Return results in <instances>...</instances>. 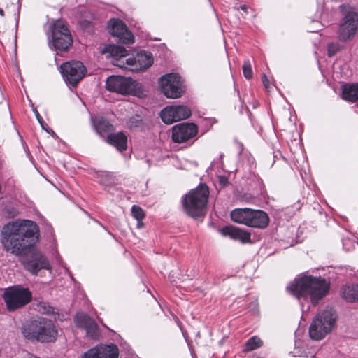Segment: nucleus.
Wrapping results in <instances>:
<instances>
[{
	"label": "nucleus",
	"mask_w": 358,
	"mask_h": 358,
	"mask_svg": "<svg viewBox=\"0 0 358 358\" xmlns=\"http://www.w3.org/2000/svg\"><path fill=\"white\" fill-rule=\"evenodd\" d=\"M287 290L301 303L302 310L304 309L303 301H310L314 306L324 297L329 290V282L320 277H313L306 274L297 276L291 282Z\"/></svg>",
	"instance_id": "nucleus-1"
},
{
	"label": "nucleus",
	"mask_w": 358,
	"mask_h": 358,
	"mask_svg": "<svg viewBox=\"0 0 358 358\" xmlns=\"http://www.w3.org/2000/svg\"><path fill=\"white\" fill-rule=\"evenodd\" d=\"M38 236V227L34 222L15 220L3 227L1 241L3 246H35Z\"/></svg>",
	"instance_id": "nucleus-2"
},
{
	"label": "nucleus",
	"mask_w": 358,
	"mask_h": 358,
	"mask_svg": "<svg viewBox=\"0 0 358 358\" xmlns=\"http://www.w3.org/2000/svg\"><path fill=\"white\" fill-rule=\"evenodd\" d=\"M11 253L19 257L24 268L34 275L41 270L52 271L51 264L45 255L36 248H10Z\"/></svg>",
	"instance_id": "nucleus-3"
},
{
	"label": "nucleus",
	"mask_w": 358,
	"mask_h": 358,
	"mask_svg": "<svg viewBox=\"0 0 358 358\" xmlns=\"http://www.w3.org/2000/svg\"><path fill=\"white\" fill-rule=\"evenodd\" d=\"M209 196L208 187L206 185H200L185 194L182 199V208L185 213L189 217L196 218L205 215Z\"/></svg>",
	"instance_id": "nucleus-4"
},
{
	"label": "nucleus",
	"mask_w": 358,
	"mask_h": 358,
	"mask_svg": "<svg viewBox=\"0 0 358 358\" xmlns=\"http://www.w3.org/2000/svg\"><path fill=\"white\" fill-rule=\"evenodd\" d=\"M336 318V311L331 308H327L320 312L309 327L310 338L315 341L324 338L332 330Z\"/></svg>",
	"instance_id": "nucleus-5"
},
{
	"label": "nucleus",
	"mask_w": 358,
	"mask_h": 358,
	"mask_svg": "<svg viewBox=\"0 0 358 358\" xmlns=\"http://www.w3.org/2000/svg\"><path fill=\"white\" fill-rule=\"evenodd\" d=\"M51 31L49 38V45L51 49L60 51L66 50L73 43L71 33L64 22L58 20L50 26Z\"/></svg>",
	"instance_id": "nucleus-6"
},
{
	"label": "nucleus",
	"mask_w": 358,
	"mask_h": 358,
	"mask_svg": "<svg viewBox=\"0 0 358 358\" xmlns=\"http://www.w3.org/2000/svg\"><path fill=\"white\" fill-rule=\"evenodd\" d=\"M3 298L9 311H14L22 308L32 299V294L28 288L14 286L6 289Z\"/></svg>",
	"instance_id": "nucleus-7"
},
{
	"label": "nucleus",
	"mask_w": 358,
	"mask_h": 358,
	"mask_svg": "<svg viewBox=\"0 0 358 358\" xmlns=\"http://www.w3.org/2000/svg\"><path fill=\"white\" fill-rule=\"evenodd\" d=\"M159 86L163 94L170 99L180 97L185 91L182 78L174 73L162 76L159 80Z\"/></svg>",
	"instance_id": "nucleus-8"
},
{
	"label": "nucleus",
	"mask_w": 358,
	"mask_h": 358,
	"mask_svg": "<svg viewBox=\"0 0 358 358\" xmlns=\"http://www.w3.org/2000/svg\"><path fill=\"white\" fill-rule=\"evenodd\" d=\"M60 72L64 80L72 86H76L85 76L87 69L80 61H71L60 66Z\"/></svg>",
	"instance_id": "nucleus-9"
},
{
	"label": "nucleus",
	"mask_w": 358,
	"mask_h": 358,
	"mask_svg": "<svg viewBox=\"0 0 358 358\" xmlns=\"http://www.w3.org/2000/svg\"><path fill=\"white\" fill-rule=\"evenodd\" d=\"M108 90L122 94H132L135 90V81L130 78L111 76L106 81Z\"/></svg>",
	"instance_id": "nucleus-10"
},
{
	"label": "nucleus",
	"mask_w": 358,
	"mask_h": 358,
	"mask_svg": "<svg viewBox=\"0 0 358 358\" xmlns=\"http://www.w3.org/2000/svg\"><path fill=\"white\" fill-rule=\"evenodd\" d=\"M358 29V14L354 11H348L343 18L338 30V38L341 41H346L353 37Z\"/></svg>",
	"instance_id": "nucleus-11"
},
{
	"label": "nucleus",
	"mask_w": 358,
	"mask_h": 358,
	"mask_svg": "<svg viewBox=\"0 0 358 358\" xmlns=\"http://www.w3.org/2000/svg\"><path fill=\"white\" fill-rule=\"evenodd\" d=\"M190 115V109L182 105L166 106L160 113L162 120L167 124L187 119Z\"/></svg>",
	"instance_id": "nucleus-12"
},
{
	"label": "nucleus",
	"mask_w": 358,
	"mask_h": 358,
	"mask_svg": "<svg viewBox=\"0 0 358 358\" xmlns=\"http://www.w3.org/2000/svg\"><path fill=\"white\" fill-rule=\"evenodd\" d=\"M109 32L118 38L119 42L124 44L134 43V35L129 31L125 24L119 19H113L108 23Z\"/></svg>",
	"instance_id": "nucleus-13"
},
{
	"label": "nucleus",
	"mask_w": 358,
	"mask_h": 358,
	"mask_svg": "<svg viewBox=\"0 0 358 358\" xmlns=\"http://www.w3.org/2000/svg\"><path fill=\"white\" fill-rule=\"evenodd\" d=\"M197 127L194 123H182L175 125L172 129V139L176 143H184L196 136Z\"/></svg>",
	"instance_id": "nucleus-14"
},
{
	"label": "nucleus",
	"mask_w": 358,
	"mask_h": 358,
	"mask_svg": "<svg viewBox=\"0 0 358 358\" xmlns=\"http://www.w3.org/2000/svg\"><path fill=\"white\" fill-rule=\"evenodd\" d=\"M119 349L115 344L99 345L87 352L82 358H118Z\"/></svg>",
	"instance_id": "nucleus-15"
},
{
	"label": "nucleus",
	"mask_w": 358,
	"mask_h": 358,
	"mask_svg": "<svg viewBox=\"0 0 358 358\" xmlns=\"http://www.w3.org/2000/svg\"><path fill=\"white\" fill-rule=\"evenodd\" d=\"M74 322L78 328L86 331V336L92 339H97L99 336V327L96 322L83 313L76 314Z\"/></svg>",
	"instance_id": "nucleus-16"
},
{
	"label": "nucleus",
	"mask_w": 358,
	"mask_h": 358,
	"mask_svg": "<svg viewBox=\"0 0 358 358\" xmlns=\"http://www.w3.org/2000/svg\"><path fill=\"white\" fill-rule=\"evenodd\" d=\"M153 63L152 55L150 52L141 51L135 57L126 59L127 66L131 71H143L152 66Z\"/></svg>",
	"instance_id": "nucleus-17"
},
{
	"label": "nucleus",
	"mask_w": 358,
	"mask_h": 358,
	"mask_svg": "<svg viewBox=\"0 0 358 358\" xmlns=\"http://www.w3.org/2000/svg\"><path fill=\"white\" fill-rule=\"evenodd\" d=\"M38 324L40 326L38 334H40L37 339L38 341L52 342L56 339L58 331L51 320L38 317Z\"/></svg>",
	"instance_id": "nucleus-18"
},
{
	"label": "nucleus",
	"mask_w": 358,
	"mask_h": 358,
	"mask_svg": "<svg viewBox=\"0 0 358 358\" xmlns=\"http://www.w3.org/2000/svg\"><path fill=\"white\" fill-rule=\"evenodd\" d=\"M104 54H108L113 58L112 63L120 68H127L125 57L127 55V50L122 46L115 45H106L103 51Z\"/></svg>",
	"instance_id": "nucleus-19"
},
{
	"label": "nucleus",
	"mask_w": 358,
	"mask_h": 358,
	"mask_svg": "<svg viewBox=\"0 0 358 358\" xmlns=\"http://www.w3.org/2000/svg\"><path fill=\"white\" fill-rule=\"evenodd\" d=\"M223 236H228L234 240H238L243 244L252 243L250 233L233 226H225L220 229Z\"/></svg>",
	"instance_id": "nucleus-20"
},
{
	"label": "nucleus",
	"mask_w": 358,
	"mask_h": 358,
	"mask_svg": "<svg viewBox=\"0 0 358 358\" xmlns=\"http://www.w3.org/2000/svg\"><path fill=\"white\" fill-rule=\"evenodd\" d=\"M270 219L268 214L261 210H253L249 224L250 227L266 229L269 224Z\"/></svg>",
	"instance_id": "nucleus-21"
},
{
	"label": "nucleus",
	"mask_w": 358,
	"mask_h": 358,
	"mask_svg": "<svg viewBox=\"0 0 358 358\" xmlns=\"http://www.w3.org/2000/svg\"><path fill=\"white\" fill-rule=\"evenodd\" d=\"M38 318L24 323L22 327V335L28 340L37 341L38 336Z\"/></svg>",
	"instance_id": "nucleus-22"
},
{
	"label": "nucleus",
	"mask_w": 358,
	"mask_h": 358,
	"mask_svg": "<svg viewBox=\"0 0 358 358\" xmlns=\"http://www.w3.org/2000/svg\"><path fill=\"white\" fill-rule=\"evenodd\" d=\"M252 209L251 208H236L231 212V220L237 223L249 227Z\"/></svg>",
	"instance_id": "nucleus-23"
},
{
	"label": "nucleus",
	"mask_w": 358,
	"mask_h": 358,
	"mask_svg": "<svg viewBox=\"0 0 358 358\" xmlns=\"http://www.w3.org/2000/svg\"><path fill=\"white\" fill-rule=\"evenodd\" d=\"M292 353L294 357H314L316 355V348H313L310 343L296 341Z\"/></svg>",
	"instance_id": "nucleus-24"
},
{
	"label": "nucleus",
	"mask_w": 358,
	"mask_h": 358,
	"mask_svg": "<svg viewBox=\"0 0 358 358\" xmlns=\"http://www.w3.org/2000/svg\"><path fill=\"white\" fill-rule=\"evenodd\" d=\"M108 142L116 147L120 151L127 149V136L122 132L110 134L107 137Z\"/></svg>",
	"instance_id": "nucleus-25"
},
{
	"label": "nucleus",
	"mask_w": 358,
	"mask_h": 358,
	"mask_svg": "<svg viewBox=\"0 0 358 358\" xmlns=\"http://www.w3.org/2000/svg\"><path fill=\"white\" fill-rule=\"evenodd\" d=\"M343 98L355 102L358 100V83L345 84L343 86Z\"/></svg>",
	"instance_id": "nucleus-26"
},
{
	"label": "nucleus",
	"mask_w": 358,
	"mask_h": 358,
	"mask_svg": "<svg viewBox=\"0 0 358 358\" xmlns=\"http://www.w3.org/2000/svg\"><path fill=\"white\" fill-rule=\"evenodd\" d=\"M342 297L348 302L358 301V285H345L341 289Z\"/></svg>",
	"instance_id": "nucleus-27"
},
{
	"label": "nucleus",
	"mask_w": 358,
	"mask_h": 358,
	"mask_svg": "<svg viewBox=\"0 0 358 358\" xmlns=\"http://www.w3.org/2000/svg\"><path fill=\"white\" fill-rule=\"evenodd\" d=\"M262 340L256 336L250 338L245 343L243 351L250 352L260 348L262 345Z\"/></svg>",
	"instance_id": "nucleus-28"
},
{
	"label": "nucleus",
	"mask_w": 358,
	"mask_h": 358,
	"mask_svg": "<svg viewBox=\"0 0 358 358\" xmlns=\"http://www.w3.org/2000/svg\"><path fill=\"white\" fill-rule=\"evenodd\" d=\"M111 125L108 121L103 117L99 118L95 124V129L99 134L108 131Z\"/></svg>",
	"instance_id": "nucleus-29"
},
{
	"label": "nucleus",
	"mask_w": 358,
	"mask_h": 358,
	"mask_svg": "<svg viewBox=\"0 0 358 358\" xmlns=\"http://www.w3.org/2000/svg\"><path fill=\"white\" fill-rule=\"evenodd\" d=\"M131 214L137 221H141L145 217V213L143 210L136 205H134L132 206Z\"/></svg>",
	"instance_id": "nucleus-30"
},
{
	"label": "nucleus",
	"mask_w": 358,
	"mask_h": 358,
	"mask_svg": "<svg viewBox=\"0 0 358 358\" xmlns=\"http://www.w3.org/2000/svg\"><path fill=\"white\" fill-rule=\"evenodd\" d=\"M243 72L246 79H250L252 77V70L249 61H245L243 64Z\"/></svg>",
	"instance_id": "nucleus-31"
},
{
	"label": "nucleus",
	"mask_w": 358,
	"mask_h": 358,
	"mask_svg": "<svg viewBox=\"0 0 358 358\" xmlns=\"http://www.w3.org/2000/svg\"><path fill=\"white\" fill-rule=\"evenodd\" d=\"M339 44L334 43H329L327 47L329 57L334 56L339 50Z\"/></svg>",
	"instance_id": "nucleus-32"
},
{
	"label": "nucleus",
	"mask_w": 358,
	"mask_h": 358,
	"mask_svg": "<svg viewBox=\"0 0 358 358\" xmlns=\"http://www.w3.org/2000/svg\"><path fill=\"white\" fill-rule=\"evenodd\" d=\"M142 124H143L142 120L139 119L138 117H133L131 120V127H141L142 125Z\"/></svg>",
	"instance_id": "nucleus-33"
},
{
	"label": "nucleus",
	"mask_w": 358,
	"mask_h": 358,
	"mask_svg": "<svg viewBox=\"0 0 358 358\" xmlns=\"http://www.w3.org/2000/svg\"><path fill=\"white\" fill-rule=\"evenodd\" d=\"M40 124L41 127L48 133L50 134L52 136H55V132L51 129L49 128V127L45 122H42V124Z\"/></svg>",
	"instance_id": "nucleus-34"
},
{
	"label": "nucleus",
	"mask_w": 358,
	"mask_h": 358,
	"mask_svg": "<svg viewBox=\"0 0 358 358\" xmlns=\"http://www.w3.org/2000/svg\"><path fill=\"white\" fill-rule=\"evenodd\" d=\"M262 82H263V84L264 85V87L268 89L269 87V81H268V79L267 78V77L266 76L265 74H263L262 75Z\"/></svg>",
	"instance_id": "nucleus-35"
},
{
	"label": "nucleus",
	"mask_w": 358,
	"mask_h": 358,
	"mask_svg": "<svg viewBox=\"0 0 358 358\" xmlns=\"http://www.w3.org/2000/svg\"><path fill=\"white\" fill-rule=\"evenodd\" d=\"M34 112L35 113L36 117L37 120L38 121V122L40 124H42V122H43L44 121H43L42 117L40 115L39 113L36 110H34Z\"/></svg>",
	"instance_id": "nucleus-36"
},
{
	"label": "nucleus",
	"mask_w": 358,
	"mask_h": 358,
	"mask_svg": "<svg viewBox=\"0 0 358 358\" xmlns=\"http://www.w3.org/2000/svg\"><path fill=\"white\" fill-rule=\"evenodd\" d=\"M236 8L237 10L241 9V10H242L244 13H248V12H247V10H248V6H247V5L244 4V5L241 6L240 7H238V8Z\"/></svg>",
	"instance_id": "nucleus-37"
},
{
	"label": "nucleus",
	"mask_w": 358,
	"mask_h": 358,
	"mask_svg": "<svg viewBox=\"0 0 358 358\" xmlns=\"http://www.w3.org/2000/svg\"><path fill=\"white\" fill-rule=\"evenodd\" d=\"M220 181L222 184L225 185L227 182V179L225 177L222 176L220 177Z\"/></svg>",
	"instance_id": "nucleus-38"
},
{
	"label": "nucleus",
	"mask_w": 358,
	"mask_h": 358,
	"mask_svg": "<svg viewBox=\"0 0 358 358\" xmlns=\"http://www.w3.org/2000/svg\"><path fill=\"white\" fill-rule=\"evenodd\" d=\"M143 225V223L141 222V221H138V223H137V226L138 228H141Z\"/></svg>",
	"instance_id": "nucleus-39"
},
{
	"label": "nucleus",
	"mask_w": 358,
	"mask_h": 358,
	"mask_svg": "<svg viewBox=\"0 0 358 358\" xmlns=\"http://www.w3.org/2000/svg\"><path fill=\"white\" fill-rule=\"evenodd\" d=\"M0 15L4 16V11L3 10V9L1 8H0Z\"/></svg>",
	"instance_id": "nucleus-40"
},
{
	"label": "nucleus",
	"mask_w": 358,
	"mask_h": 358,
	"mask_svg": "<svg viewBox=\"0 0 358 358\" xmlns=\"http://www.w3.org/2000/svg\"><path fill=\"white\" fill-rule=\"evenodd\" d=\"M94 222H95L96 223H97L99 225L101 226V223H100V222H97L96 220H94Z\"/></svg>",
	"instance_id": "nucleus-41"
},
{
	"label": "nucleus",
	"mask_w": 358,
	"mask_h": 358,
	"mask_svg": "<svg viewBox=\"0 0 358 358\" xmlns=\"http://www.w3.org/2000/svg\"><path fill=\"white\" fill-rule=\"evenodd\" d=\"M357 243H358V242H357Z\"/></svg>",
	"instance_id": "nucleus-42"
}]
</instances>
